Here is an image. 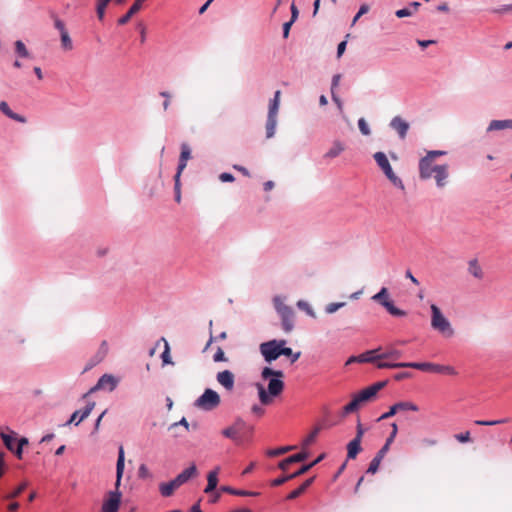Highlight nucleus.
Segmentation results:
<instances>
[{
  "mask_svg": "<svg viewBox=\"0 0 512 512\" xmlns=\"http://www.w3.org/2000/svg\"><path fill=\"white\" fill-rule=\"evenodd\" d=\"M261 377L268 381V387L266 390L261 383L256 384L259 401L262 405H269L272 398L278 397L284 390V372L266 366L261 371Z\"/></svg>",
  "mask_w": 512,
  "mask_h": 512,
  "instance_id": "obj_1",
  "label": "nucleus"
},
{
  "mask_svg": "<svg viewBox=\"0 0 512 512\" xmlns=\"http://www.w3.org/2000/svg\"><path fill=\"white\" fill-rule=\"evenodd\" d=\"M285 297L275 295L272 299L274 309L281 319L282 329L290 333L294 329V310L284 303Z\"/></svg>",
  "mask_w": 512,
  "mask_h": 512,
  "instance_id": "obj_2",
  "label": "nucleus"
},
{
  "mask_svg": "<svg viewBox=\"0 0 512 512\" xmlns=\"http://www.w3.org/2000/svg\"><path fill=\"white\" fill-rule=\"evenodd\" d=\"M285 297L275 295L272 299L274 309L281 319L282 329L290 333L294 329V310L284 303Z\"/></svg>",
  "mask_w": 512,
  "mask_h": 512,
  "instance_id": "obj_3",
  "label": "nucleus"
},
{
  "mask_svg": "<svg viewBox=\"0 0 512 512\" xmlns=\"http://www.w3.org/2000/svg\"><path fill=\"white\" fill-rule=\"evenodd\" d=\"M280 90L275 91L274 96L269 101L268 114L266 120V138H273L276 132L277 116L280 106Z\"/></svg>",
  "mask_w": 512,
  "mask_h": 512,
  "instance_id": "obj_4",
  "label": "nucleus"
},
{
  "mask_svg": "<svg viewBox=\"0 0 512 512\" xmlns=\"http://www.w3.org/2000/svg\"><path fill=\"white\" fill-rule=\"evenodd\" d=\"M431 314V326L434 330L438 331L446 337H451L454 335V329L452 328L451 323L443 315L437 305H431Z\"/></svg>",
  "mask_w": 512,
  "mask_h": 512,
  "instance_id": "obj_5",
  "label": "nucleus"
},
{
  "mask_svg": "<svg viewBox=\"0 0 512 512\" xmlns=\"http://www.w3.org/2000/svg\"><path fill=\"white\" fill-rule=\"evenodd\" d=\"M283 345H286V340L283 339H273L261 343L259 350L264 361L270 364L282 356Z\"/></svg>",
  "mask_w": 512,
  "mask_h": 512,
  "instance_id": "obj_6",
  "label": "nucleus"
},
{
  "mask_svg": "<svg viewBox=\"0 0 512 512\" xmlns=\"http://www.w3.org/2000/svg\"><path fill=\"white\" fill-rule=\"evenodd\" d=\"M374 160L377 165L383 171L385 176L389 179V181L397 188L404 190V184L400 177H398L394 172L389 163V160L384 152H376L373 155Z\"/></svg>",
  "mask_w": 512,
  "mask_h": 512,
  "instance_id": "obj_7",
  "label": "nucleus"
},
{
  "mask_svg": "<svg viewBox=\"0 0 512 512\" xmlns=\"http://www.w3.org/2000/svg\"><path fill=\"white\" fill-rule=\"evenodd\" d=\"M220 402L219 394L211 388H206L195 400L194 406L203 411H212L219 406Z\"/></svg>",
  "mask_w": 512,
  "mask_h": 512,
  "instance_id": "obj_8",
  "label": "nucleus"
},
{
  "mask_svg": "<svg viewBox=\"0 0 512 512\" xmlns=\"http://www.w3.org/2000/svg\"><path fill=\"white\" fill-rule=\"evenodd\" d=\"M371 400L372 397L365 390V388L362 389L360 392L353 396L352 400L348 404L343 407L342 416L356 412L363 403L369 402Z\"/></svg>",
  "mask_w": 512,
  "mask_h": 512,
  "instance_id": "obj_9",
  "label": "nucleus"
},
{
  "mask_svg": "<svg viewBox=\"0 0 512 512\" xmlns=\"http://www.w3.org/2000/svg\"><path fill=\"white\" fill-rule=\"evenodd\" d=\"M119 384V379L112 374H103L97 381L96 385L93 386L83 398H86L89 394L94 393L98 390L107 389L112 392L116 389Z\"/></svg>",
  "mask_w": 512,
  "mask_h": 512,
  "instance_id": "obj_10",
  "label": "nucleus"
},
{
  "mask_svg": "<svg viewBox=\"0 0 512 512\" xmlns=\"http://www.w3.org/2000/svg\"><path fill=\"white\" fill-rule=\"evenodd\" d=\"M121 491H108L104 497L101 512H118L121 505Z\"/></svg>",
  "mask_w": 512,
  "mask_h": 512,
  "instance_id": "obj_11",
  "label": "nucleus"
},
{
  "mask_svg": "<svg viewBox=\"0 0 512 512\" xmlns=\"http://www.w3.org/2000/svg\"><path fill=\"white\" fill-rule=\"evenodd\" d=\"M419 408L416 404L409 402V401H400L392 405L389 410L385 413H383L377 421L386 420L388 418L393 417L396 413H399V411H418Z\"/></svg>",
  "mask_w": 512,
  "mask_h": 512,
  "instance_id": "obj_12",
  "label": "nucleus"
},
{
  "mask_svg": "<svg viewBox=\"0 0 512 512\" xmlns=\"http://www.w3.org/2000/svg\"><path fill=\"white\" fill-rule=\"evenodd\" d=\"M95 405L96 403L94 401H88L86 406L82 410L74 411L64 425L74 424L78 426L84 419H86L91 414Z\"/></svg>",
  "mask_w": 512,
  "mask_h": 512,
  "instance_id": "obj_13",
  "label": "nucleus"
},
{
  "mask_svg": "<svg viewBox=\"0 0 512 512\" xmlns=\"http://www.w3.org/2000/svg\"><path fill=\"white\" fill-rule=\"evenodd\" d=\"M389 126L395 130L400 139H405L409 130V123L401 116H395L391 119Z\"/></svg>",
  "mask_w": 512,
  "mask_h": 512,
  "instance_id": "obj_14",
  "label": "nucleus"
},
{
  "mask_svg": "<svg viewBox=\"0 0 512 512\" xmlns=\"http://www.w3.org/2000/svg\"><path fill=\"white\" fill-rule=\"evenodd\" d=\"M434 169L433 161L423 157L419 160V177L421 180L430 179L435 173Z\"/></svg>",
  "mask_w": 512,
  "mask_h": 512,
  "instance_id": "obj_15",
  "label": "nucleus"
},
{
  "mask_svg": "<svg viewBox=\"0 0 512 512\" xmlns=\"http://www.w3.org/2000/svg\"><path fill=\"white\" fill-rule=\"evenodd\" d=\"M216 379L227 391H232L235 386V376L230 370L218 372Z\"/></svg>",
  "mask_w": 512,
  "mask_h": 512,
  "instance_id": "obj_16",
  "label": "nucleus"
},
{
  "mask_svg": "<svg viewBox=\"0 0 512 512\" xmlns=\"http://www.w3.org/2000/svg\"><path fill=\"white\" fill-rule=\"evenodd\" d=\"M309 457V453L307 451H301L299 453L293 454L286 459L279 462V469L286 471L288 467L293 463H298L306 460Z\"/></svg>",
  "mask_w": 512,
  "mask_h": 512,
  "instance_id": "obj_17",
  "label": "nucleus"
},
{
  "mask_svg": "<svg viewBox=\"0 0 512 512\" xmlns=\"http://www.w3.org/2000/svg\"><path fill=\"white\" fill-rule=\"evenodd\" d=\"M434 179L438 188H443L447 184V178L449 176L448 165H435Z\"/></svg>",
  "mask_w": 512,
  "mask_h": 512,
  "instance_id": "obj_18",
  "label": "nucleus"
},
{
  "mask_svg": "<svg viewBox=\"0 0 512 512\" xmlns=\"http://www.w3.org/2000/svg\"><path fill=\"white\" fill-rule=\"evenodd\" d=\"M197 474H198L197 467L194 463H192L188 468L184 469L181 473H179L175 477V479H176V482H178V484L180 486H182L185 483H187L190 479L197 476Z\"/></svg>",
  "mask_w": 512,
  "mask_h": 512,
  "instance_id": "obj_19",
  "label": "nucleus"
},
{
  "mask_svg": "<svg viewBox=\"0 0 512 512\" xmlns=\"http://www.w3.org/2000/svg\"><path fill=\"white\" fill-rule=\"evenodd\" d=\"M218 473L219 467H216L214 470H211L207 475V485L204 489V493L211 494L213 493L218 485Z\"/></svg>",
  "mask_w": 512,
  "mask_h": 512,
  "instance_id": "obj_20",
  "label": "nucleus"
},
{
  "mask_svg": "<svg viewBox=\"0 0 512 512\" xmlns=\"http://www.w3.org/2000/svg\"><path fill=\"white\" fill-rule=\"evenodd\" d=\"M0 436L5 447L9 451L13 450V448L17 445V433L13 430L7 429V431H2Z\"/></svg>",
  "mask_w": 512,
  "mask_h": 512,
  "instance_id": "obj_21",
  "label": "nucleus"
},
{
  "mask_svg": "<svg viewBox=\"0 0 512 512\" xmlns=\"http://www.w3.org/2000/svg\"><path fill=\"white\" fill-rule=\"evenodd\" d=\"M220 492L229 493L231 495L242 496V497H256L259 495V492L256 491H248L242 489H236L231 486L223 485L220 487Z\"/></svg>",
  "mask_w": 512,
  "mask_h": 512,
  "instance_id": "obj_22",
  "label": "nucleus"
},
{
  "mask_svg": "<svg viewBox=\"0 0 512 512\" xmlns=\"http://www.w3.org/2000/svg\"><path fill=\"white\" fill-rule=\"evenodd\" d=\"M0 111L7 116L8 118L17 121L19 123H26V118L23 115H20L18 113L13 112L7 102L1 101L0 102Z\"/></svg>",
  "mask_w": 512,
  "mask_h": 512,
  "instance_id": "obj_23",
  "label": "nucleus"
},
{
  "mask_svg": "<svg viewBox=\"0 0 512 512\" xmlns=\"http://www.w3.org/2000/svg\"><path fill=\"white\" fill-rule=\"evenodd\" d=\"M180 485L176 482V479H172L169 482H162L159 484V491L163 497H170L173 495L174 490L179 488Z\"/></svg>",
  "mask_w": 512,
  "mask_h": 512,
  "instance_id": "obj_24",
  "label": "nucleus"
},
{
  "mask_svg": "<svg viewBox=\"0 0 512 512\" xmlns=\"http://www.w3.org/2000/svg\"><path fill=\"white\" fill-rule=\"evenodd\" d=\"M382 350L381 347L376 349L367 350L359 355L360 363H374L379 360V352Z\"/></svg>",
  "mask_w": 512,
  "mask_h": 512,
  "instance_id": "obj_25",
  "label": "nucleus"
},
{
  "mask_svg": "<svg viewBox=\"0 0 512 512\" xmlns=\"http://www.w3.org/2000/svg\"><path fill=\"white\" fill-rule=\"evenodd\" d=\"M381 306L384 307L387 310V312L392 316L404 317L407 315V312L396 307L391 299L381 302Z\"/></svg>",
  "mask_w": 512,
  "mask_h": 512,
  "instance_id": "obj_26",
  "label": "nucleus"
},
{
  "mask_svg": "<svg viewBox=\"0 0 512 512\" xmlns=\"http://www.w3.org/2000/svg\"><path fill=\"white\" fill-rule=\"evenodd\" d=\"M511 126V119L492 120L487 127V132L511 129Z\"/></svg>",
  "mask_w": 512,
  "mask_h": 512,
  "instance_id": "obj_27",
  "label": "nucleus"
},
{
  "mask_svg": "<svg viewBox=\"0 0 512 512\" xmlns=\"http://www.w3.org/2000/svg\"><path fill=\"white\" fill-rule=\"evenodd\" d=\"M361 450V441H359L358 439H352L347 444V459H355L357 455L361 452Z\"/></svg>",
  "mask_w": 512,
  "mask_h": 512,
  "instance_id": "obj_28",
  "label": "nucleus"
},
{
  "mask_svg": "<svg viewBox=\"0 0 512 512\" xmlns=\"http://www.w3.org/2000/svg\"><path fill=\"white\" fill-rule=\"evenodd\" d=\"M404 368H413L420 371L433 372L434 363L431 362H404Z\"/></svg>",
  "mask_w": 512,
  "mask_h": 512,
  "instance_id": "obj_29",
  "label": "nucleus"
},
{
  "mask_svg": "<svg viewBox=\"0 0 512 512\" xmlns=\"http://www.w3.org/2000/svg\"><path fill=\"white\" fill-rule=\"evenodd\" d=\"M345 150V146L344 144L339 141V140H335L333 142V145L332 147L325 153L324 157L325 158H336L337 156H339L343 151Z\"/></svg>",
  "mask_w": 512,
  "mask_h": 512,
  "instance_id": "obj_30",
  "label": "nucleus"
},
{
  "mask_svg": "<svg viewBox=\"0 0 512 512\" xmlns=\"http://www.w3.org/2000/svg\"><path fill=\"white\" fill-rule=\"evenodd\" d=\"M326 457L325 453L320 454L314 461L308 464L302 465L297 471H295L297 477L307 473L311 468L320 463Z\"/></svg>",
  "mask_w": 512,
  "mask_h": 512,
  "instance_id": "obj_31",
  "label": "nucleus"
},
{
  "mask_svg": "<svg viewBox=\"0 0 512 512\" xmlns=\"http://www.w3.org/2000/svg\"><path fill=\"white\" fill-rule=\"evenodd\" d=\"M221 434L224 437L233 440L236 444H241V442H242V439L240 437V433L237 430H235L232 425L227 427V428H225V429H223L221 431Z\"/></svg>",
  "mask_w": 512,
  "mask_h": 512,
  "instance_id": "obj_32",
  "label": "nucleus"
},
{
  "mask_svg": "<svg viewBox=\"0 0 512 512\" xmlns=\"http://www.w3.org/2000/svg\"><path fill=\"white\" fill-rule=\"evenodd\" d=\"M15 53L19 58H30L31 54L23 41L17 40L14 43Z\"/></svg>",
  "mask_w": 512,
  "mask_h": 512,
  "instance_id": "obj_33",
  "label": "nucleus"
},
{
  "mask_svg": "<svg viewBox=\"0 0 512 512\" xmlns=\"http://www.w3.org/2000/svg\"><path fill=\"white\" fill-rule=\"evenodd\" d=\"M388 384V380L378 381L368 387L365 390L369 393V395L374 399L377 393L383 389Z\"/></svg>",
  "mask_w": 512,
  "mask_h": 512,
  "instance_id": "obj_34",
  "label": "nucleus"
},
{
  "mask_svg": "<svg viewBox=\"0 0 512 512\" xmlns=\"http://www.w3.org/2000/svg\"><path fill=\"white\" fill-rule=\"evenodd\" d=\"M468 271L470 274H472L475 278L481 279L483 277V272L481 267L478 264V261L476 259H472L468 263Z\"/></svg>",
  "mask_w": 512,
  "mask_h": 512,
  "instance_id": "obj_35",
  "label": "nucleus"
},
{
  "mask_svg": "<svg viewBox=\"0 0 512 512\" xmlns=\"http://www.w3.org/2000/svg\"><path fill=\"white\" fill-rule=\"evenodd\" d=\"M402 357V352L397 349H388L384 352H379V360H385V359H400Z\"/></svg>",
  "mask_w": 512,
  "mask_h": 512,
  "instance_id": "obj_36",
  "label": "nucleus"
},
{
  "mask_svg": "<svg viewBox=\"0 0 512 512\" xmlns=\"http://www.w3.org/2000/svg\"><path fill=\"white\" fill-rule=\"evenodd\" d=\"M374 363L378 369L404 368V362H386L383 360H377Z\"/></svg>",
  "mask_w": 512,
  "mask_h": 512,
  "instance_id": "obj_37",
  "label": "nucleus"
},
{
  "mask_svg": "<svg viewBox=\"0 0 512 512\" xmlns=\"http://www.w3.org/2000/svg\"><path fill=\"white\" fill-rule=\"evenodd\" d=\"M125 466V453L122 446L119 447L118 458L116 462V474L123 475Z\"/></svg>",
  "mask_w": 512,
  "mask_h": 512,
  "instance_id": "obj_38",
  "label": "nucleus"
},
{
  "mask_svg": "<svg viewBox=\"0 0 512 512\" xmlns=\"http://www.w3.org/2000/svg\"><path fill=\"white\" fill-rule=\"evenodd\" d=\"M161 341H163L165 343L164 350L161 353L162 364L163 365H173L174 363H173L171 355H170V346H169L168 342L165 340V338L162 337Z\"/></svg>",
  "mask_w": 512,
  "mask_h": 512,
  "instance_id": "obj_39",
  "label": "nucleus"
},
{
  "mask_svg": "<svg viewBox=\"0 0 512 512\" xmlns=\"http://www.w3.org/2000/svg\"><path fill=\"white\" fill-rule=\"evenodd\" d=\"M282 356L288 357L291 363H294L300 358L301 352H293V350L290 347H286L285 345H283Z\"/></svg>",
  "mask_w": 512,
  "mask_h": 512,
  "instance_id": "obj_40",
  "label": "nucleus"
},
{
  "mask_svg": "<svg viewBox=\"0 0 512 512\" xmlns=\"http://www.w3.org/2000/svg\"><path fill=\"white\" fill-rule=\"evenodd\" d=\"M433 372L434 373H445V374H449V375H455L457 373L456 370L454 369V367H452V366L440 365V364H436V363H434Z\"/></svg>",
  "mask_w": 512,
  "mask_h": 512,
  "instance_id": "obj_41",
  "label": "nucleus"
},
{
  "mask_svg": "<svg viewBox=\"0 0 512 512\" xmlns=\"http://www.w3.org/2000/svg\"><path fill=\"white\" fill-rule=\"evenodd\" d=\"M371 299L381 305V302L389 299L388 289L386 287H382L375 295L372 296Z\"/></svg>",
  "mask_w": 512,
  "mask_h": 512,
  "instance_id": "obj_42",
  "label": "nucleus"
},
{
  "mask_svg": "<svg viewBox=\"0 0 512 512\" xmlns=\"http://www.w3.org/2000/svg\"><path fill=\"white\" fill-rule=\"evenodd\" d=\"M296 305L300 310L305 311L308 316H310L312 318L316 317V314H315L313 308L311 307V305L308 302H306L304 300H299Z\"/></svg>",
  "mask_w": 512,
  "mask_h": 512,
  "instance_id": "obj_43",
  "label": "nucleus"
},
{
  "mask_svg": "<svg viewBox=\"0 0 512 512\" xmlns=\"http://www.w3.org/2000/svg\"><path fill=\"white\" fill-rule=\"evenodd\" d=\"M111 0H98L96 6V12L99 20H103L105 15L106 7L108 6Z\"/></svg>",
  "mask_w": 512,
  "mask_h": 512,
  "instance_id": "obj_44",
  "label": "nucleus"
},
{
  "mask_svg": "<svg viewBox=\"0 0 512 512\" xmlns=\"http://www.w3.org/2000/svg\"><path fill=\"white\" fill-rule=\"evenodd\" d=\"M509 418H503L499 420H476L474 423L480 426H494L498 424L508 423Z\"/></svg>",
  "mask_w": 512,
  "mask_h": 512,
  "instance_id": "obj_45",
  "label": "nucleus"
},
{
  "mask_svg": "<svg viewBox=\"0 0 512 512\" xmlns=\"http://www.w3.org/2000/svg\"><path fill=\"white\" fill-rule=\"evenodd\" d=\"M346 305V302H332L325 306L324 311L327 314H333L337 312L339 309L343 308Z\"/></svg>",
  "mask_w": 512,
  "mask_h": 512,
  "instance_id": "obj_46",
  "label": "nucleus"
},
{
  "mask_svg": "<svg viewBox=\"0 0 512 512\" xmlns=\"http://www.w3.org/2000/svg\"><path fill=\"white\" fill-rule=\"evenodd\" d=\"M28 486V483L27 482H23L21 483L18 487H16L12 492H10L9 494H7L5 496V499H14L16 497H18L19 495H21L24 490L27 488Z\"/></svg>",
  "mask_w": 512,
  "mask_h": 512,
  "instance_id": "obj_47",
  "label": "nucleus"
},
{
  "mask_svg": "<svg viewBox=\"0 0 512 512\" xmlns=\"http://www.w3.org/2000/svg\"><path fill=\"white\" fill-rule=\"evenodd\" d=\"M294 478H297V475L296 473H291V474H288V475H283V476H280L276 479H274L271 483L272 486H280L284 483H286L287 481L289 480H292Z\"/></svg>",
  "mask_w": 512,
  "mask_h": 512,
  "instance_id": "obj_48",
  "label": "nucleus"
},
{
  "mask_svg": "<svg viewBox=\"0 0 512 512\" xmlns=\"http://www.w3.org/2000/svg\"><path fill=\"white\" fill-rule=\"evenodd\" d=\"M60 38H61V45H62L63 49L71 50L73 48L72 40H71L68 32L61 33Z\"/></svg>",
  "mask_w": 512,
  "mask_h": 512,
  "instance_id": "obj_49",
  "label": "nucleus"
},
{
  "mask_svg": "<svg viewBox=\"0 0 512 512\" xmlns=\"http://www.w3.org/2000/svg\"><path fill=\"white\" fill-rule=\"evenodd\" d=\"M191 158V149L188 144L183 143L181 145V153L179 159L181 162L188 161Z\"/></svg>",
  "mask_w": 512,
  "mask_h": 512,
  "instance_id": "obj_50",
  "label": "nucleus"
},
{
  "mask_svg": "<svg viewBox=\"0 0 512 512\" xmlns=\"http://www.w3.org/2000/svg\"><path fill=\"white\" fill-rule=\"evenodd\" d=\"M381 459H379L378 457L374 456V458L371 460L369 466H368V469L366 471V473L368 474H375L378 469H379V466H380V463H381Z\"/></svg>",
  "mask_w": 512,
  "mask_h": 512,
  "instance_id": "obj_51",
  "label": "nucleus"
},
{
  "mask_svg": "<svg viewBox=\"0 0 512 512\" xmlns=\"http://www.w3.org/2000/svg\"><path fill=\"white\" fill-rule=\"evenodd\" d=\"M295 449V446H283V447H279V448H276V449H272L268 452V455L269 456H279V455H282L288 451H291Z\"/></svg>",
  "mask_w": 512,
  "mask_h": 512,
  "instance_id": "obj_52",
  "label": "nucleus"
},
{
  "mask_svg": "<svg viewBox=\"0 0 512 512\" xmlns=\"http://www.w3.org/2000/svg\"><path fill=\"white\" fill-rule=\"evenodd\" d=\"M358 128H359L360 132L365 136H369L371 134L369 125L364 118H360L358 120Z\"/></svg>",
  "mask_w": 512,
  "mask_h": 512,
  "instance_id": "obj_53",
  "label": "nucleus"
},
{
  "mask_svg": "<svg viewBox=\"0 0 512 512\" xmlns=\"http://www.w3.org/2000/svg\"><path fill=\"white\" fill-rule=\"evenodd\" d=\"M369 9L370 7L368 4H362L352 20V25H354L362 15L366 14L369 11Z\"/></svg>",
  "mask_w": 512,
  "mask_h": 512,
  "instance_id": "obj_54",
  "label": "nucleus"
},
{
  "mask_svg": "<svg viewBox=\"0 0 512 512\" xmlns=\"http://www.w3.org/2000/svg\"><path fill=\"white\" fill-rule=\"evenodd\" d=\"M491 12L496 13V14H504L507 12H512V4H504V5H501L500 7L493 8V9H491Z\"/></svg>",
  "mask_w": 512,
  "mask_h": 512,
  "instance_id": "obj_55",
  "label": "nucleus"
},
{
  "mask_svg": "<svg viewBox=\"0 0 512 512\" xmlns=\"http://www.w3.org/2000/svg\"><path fill=\"white\" fill-rule=\"evenodd\" d=\"M319 428L316 427L307 437L306 439L304 440V446H308L310 445L311 443H313L319 433Z\"/></svg>",
  "mask_w": 512,
  "mask_h": 512,
  "instance_id": "obj_56",
  "label": "nucleus"
},
{
  "mask_svg": "<svg viewBox=\"0 0 512 512\" xmlns=\"http://www.w3.org/2000/svg\"><path fill=\"white\" fill-rule=\"evenodd\" d=\"M445 154H446V151L431 150V151H428L426 156H424L423 158H428V160L433 161L436 157L443 156Z\"/></svg>",
  "mask_w": 512,
  "mask_h": 512,
  "instance_id": "obj_57",
  "label": "nucleus"
},
{
  "mask_svg": "<svg viewBox=\"0 0 512 512\" xmlns=\"http://www.w3.org/2000/svg\"><path fill=\"white\" fill-rule=\"evenodd\" d=\"M213 360H214V362L227 361L225 353H224V351H223V349L221 347L217 348V351L215 352V354L213 356Z\"/></svg>",
  "mask_w": 512,
  "mask_h": 512,
  "instance_id": "obj_58",
  "label": "nucleus"
},
{
  "mask_svg": "<svg viewBox=\"0 0 512 512\" xmlns=\"http://www.w3.org/2000/svg\"><path fill=\"white\" fill-rule=\"evenodd\" d=\"M391 428H392V431L390 432V434H389L388 438H387V439H386V441H385L386 443H388V444H390V445L393 443V441H394V439H395V437H396V435H397V432H398V426H397V424H396L395 422H393V423L391 424Z\"/></svg>",
  "mask_w": 512,
  "mask_h": 512,
  "instance_id": "obj_59",
  "label": "nucleus"
},
{
  "mask_svg": "<svg viewBox=\"0 0 512 512\" xmlns=\"http://www.w3.org/2000/svg\"><path fill=\"white\" fill-rule=\"evenodd\" d=\"M178 426H183L186 431L189 430V423L185 417H182L179 422L172 423L169 426V430H173V429L177 428Z\"/></svg>",
  "mask_w": 512,
  "mask_h": 512,
  "instance_id": "obj_60",
  "label": "nucleus"
},
{
  "mask_svg": "<svg viewBox=\"0 0 512 512\" xmlns=\"http://www.w3.org/2000/svg\"><path fill=\"white\" fill-rule=\"evenodd\" d=\"M232 426H233V428H234L235 430H237L239 433H240L242 430L246 429V427H247L246 422H245L242 418H240V417H238V418L235 420V422L232 424Z\"/></svg>",
  "mask_w": 512,
  "mask_h": 512,
  "instance_id": "obj_61",
  "label": "nucleus"
},
{
  "mask_svg": "<svg viewBox=\"0 0 512 512\" xmlns=\"http://www.w3.org/2000/svg\"><path fill=\"white\" fill-rule=\"evenodd\" d=\"M52 17L54 18V27L60 32V34L67 32L64 22L55 15H52Z\"/></svg>",
  "mask_w": 512,
  "mask_h": 512,
  "instance_id": "obj_62",
  "label": "nucleus"
},
{
  "mask_svg": "<svg viewBox=\"0 0 512 512\" xmlns=\"http://www.w3.org/2000/svg\"><path fill=\"white\" fill-rule=\"evenodd\" d=\"M413 14V11L410 9V7H405V8H402V9H399L395 12V15L398 17V18H404V17H409Z\"/></svg>",
  "mask_w": 512,
  "mask_h": 512,
  "instance_id": "obj_63",
  "label": "nucleus"
},
{
  "mask_svg": "<svg viewBox=\"0 0 512 512\" xmlns=\"http://www.w3.org/2000/svg\"><path fill=\"white\" fill-rule=\"evenodd\" d=\"M138 475L140 478L144 479V478H148L150 477V472H149V469L148 467L145 465V464H141L139 466V469H138Z\"/></svg>",
  "mask_w": 512,
  "mask_h": 512,
  "instance_id": "obj_64",
  "label": "nucleus"
}]
</instances>
